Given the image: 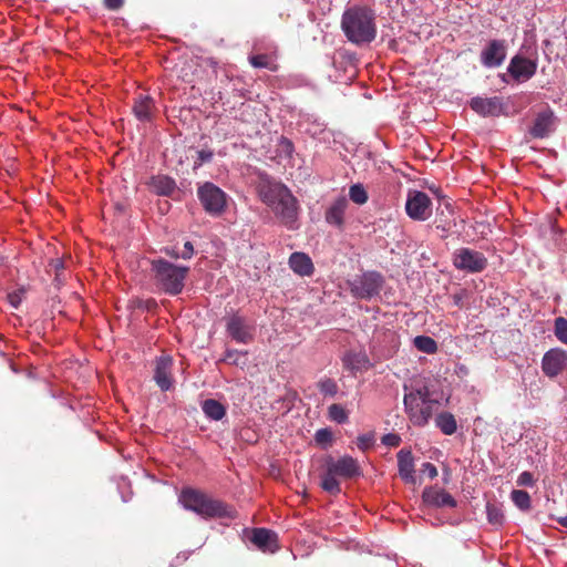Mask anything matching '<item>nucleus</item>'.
<instances>
[{"label": "nucleus", "mask_w": 567, "mask_h": 567, "mask_svg": "<svg viewBox=\"0 0 567 567\" xmlns=\"http://www.w3.org/2000/svg\"><path fill=\"white\" fill-rule=\"evenodd\" d=\"M333 441V434L328 427L319 429L315 434V442L322 449L331 446Z\"/></svg>", "instance_id": "33"}, {"label": "nucleus", "mask_w": 567, "mask_h": 567, "mask_svg": "<svg viewBox=\"0 0 567 567\" xmlns=\"http://www.w3.org/2000/svg\"><path fill=\"white\" fill-rule=\"evenodd\" d=\"M214 157L212 150H200L197 152V159L195 161V167L202 166L205 163H209Z\"/></svg>", "instance_id": "39"}, {"label": "nucleus", "mask_w": 567, "mask_h": 567, "mask_svg": "<svg viewBox=\"0 0 567 567\" xmlns=\"http://www.w3.org/2000/svg\"><path fill=\"white\" fill-rule=\"evenodd\" d=\"M279 146H280L281 152L288 156H290L293 152V144L287 137H284V136L280 137Z\"/></svg>", "instance_id": "44"}, {"label": "nucleus", "mask_w": 567, "mask_h": 567, "mask_svg": "<svg viewBox=\"0 0 567 567\" xmlns=\"http://www.w3.org/2000/svg\"><path fill=\"white\" fill-rule=\"evenodd\" d=\"M453 305L457 308H463L465 300L468 299V292L465 289H460L451 296Z\"/></svg>", "instance_id": "40"}, {"label": "nucleus", "mask_w": 567, "mask_h": 567, "mask_svg": "<svg viewBox=\"0 0 567 567\" xmlns=\"http://www.w3.org/2000/svg\"><path fill=\"white\" fill-rule=\"evenodd\" d=\"M173 369L174 361L172 357H158L154 361L153 380L163 392L174 389L175 379L173 375Z\"/></svg>", "instance_id": "13"}, {"label": "nucleus", "mask_w": 567, "mask_h": 567, "mask_svg": "<svg viewBox=\"0 0 567 567\" xmlns=\"http://www.w3.org/2000/svg\"><path fill=\"white\" fill-rule=\"evenodd\" d=\"M123 4L124 0H104V6L110 10H118Z\"/></svg>", "instance_id": "48"}, {"label": "nucleus", "mask_w": 567, "mask_h": 567, "mask_svg": "<svg viewBox=\"0 0 567 567\" xmlns=\"http://www.w3.org/2000/svg\"><path fill=\"white\" fill-rule=\"evenodd\" d=\"M348 206L349 202L344 196H340L334 199L326 209V221L329 225L337 227L338 229H342L344 226V215Z\"/></svg>", "instance_id": "19"}, {"label": "nucleus", "mask_w": 567, "mask_h": 567, "mask_svg": "<svg viewBox=\"0 0 567 567\" xmlns=\"http://www.w3.org/2000/svg\"><path fill=\"white\" fill-rule=\"evenodd\" d=\"M535 483L534 476L530 472H523L519 474L517 478V484L519 486H533Z\"/></svg>", "instance_id": "42"}, {"label": "nucleus", "mask_w": 567, "mask_h": 567, "mask_svg": "<svg viewBox=\"0 0 567 567\" xmlns=\"http://www.w3.org/2000/svg\"><path fill=\"white\" fill-rule=\"evenodd\" d=\"M445 208H446L450 213H452V207H451V204H450V203H446Z\"/></svg>", "instance_id": "53"}, {"label": "nucleus", "mask_w": 567, "mask_h": 567, "mask_svg": "<svg viewBox=\"0 0 567 567\" xmlns=\"http://www.w3.org/2000/svg\"><path fill=\"white\" fill-rule=\"evenodd\" d=\"M342 364L343 368L349 370L352 374L364 372L373 365L369 357H342Z\"/></svg>", "instance_id": "25"}, {"label": "nucleus", "mask_w": 567, "mask_h": 567, "mask_svg": "<svg viewBox=\"0 0 567 567\" xmlns=\"http://www.w3.org/2000/svg\"><path fill=\"white\" fill-rule=\"evenodd\" d=\"M557 522L565 528H567V515L564 517L557 518Z\"/></svg>", "instance_id": "52"}, {"label": "nucleus", "mask_w": 567, "mask_h": 567, "mask_svg": "<svg viewBox=\"0 0 567 567\" xmlns=\"http://www.w3.org/2000/svg\"><path fill=\"white\" fill-rule=\"evenodd\" d=\"M204 414L214 421H219L226 415V408L215 399H207L202 403Z\"/></svg>", "instance_id": "27"}, {"label": "nucleus", "mask_w": 567, "mask_h": 567, "mask_svg": "<svg viewBox=\"0 0 567 567\" xmlns=\"http://www.w3.org/2000/svg\"><path fill=\"white\" fill-rule=\"evenodd\" d=\"M545 354H548V355H551V354H565V352L561 351V350H557V349H550V350L546 351Z\"/></svg>", "instance_id": "51"}, {"label": "nucleus", "mask_w": 567, "mask_h": 567, "mask_svg": "<svg viewBox=\"0 0 567 567\" xmlns=\"http://www.w3.org/2000/svg\"><path fill=\"white\" fill-rule=\"evenodd\" d=\"M383 286V277L377 271H367L350 282L351 293L359 299L378 296Z\"/></svg>", "instance_id": "8"}, {"label": "nucleus", "mask_w": 567, "mask_h": 567, "mask_svg": "<svg viewBox=\"0 0 567 567\" xmlns=\"http://www.w3.org/2000/svg\"><path fill=\"white\" fill-rule=\"evenodd\" d=\"M507 54V45L505 40H491L482 50L481 63L488 69L498 68L503 64Z\"/></svg>", "instance_id": "14"}, {"label": "nucleus", "mask_w": 567, "mask_h": 567, "mask_svg": "<svg viewBox=\"0 0 567 567\" xmlns=\"http://www.w3.org/2000/svg\"><path fill=\"white\" fill-rule=\"evenodd\" d=\"M9 302L12 307L18 308L21 303V296L19 292H12L8 295Z\"/></svg>", "instance_id": "49"}, {"label": "nucleus", "mask_w": 567, "mask_h": 567, "mask_svg": "<svg viewBox=\"0 0 567 567\" xmlns=\"http://www.w3.org/2000/svg\"><path fill=\"white\" fill-rule=\"evenodd\" d=\"M435 425L445 435H452L456 432L457 424L454 415L450 412L439 413L435 417Z\"/></svg>", "instance_id": "28"}, {"label": "nucleus", "mask_w": 567, "mask_h": 567, "mask_svg": "<svg viewBox=\"0 0 567 567\" xmlns=\"http://www.w3.org/2000/svg\"><path fill=\"white\" fill-rule=\"evenodd\" d=\"M164 252L174 259L181 258V256H178L181 251H177L175 248H165Z\"/></svg>", "instance_id": "50"}, {"label": "nucleus", "mask_w": 567, "mask_h": 567, "mask_svg": "<svg viewBox=\"0 0 567 567\" xmlns=\"http://www.w3.org/2000/svg\"><path fill=\"white\" fill-rule=\"evenodd\" d=\"M227 332L234 340L247 343L252 339L254 328L246 318L233 316L227 321Z\"/></svg>", "instance_id": "17"}, {"label": "nucleus", "mask_w": 567, "mask_h": 567, "mask_svg": "<svg viewBox=\"0 0 567 567\" xmlns=\"http://www.w3.org/2000/svg\"><path fill=\"white\" fill-rule=\"evenodd\" d=\"M151 271L156 286L171 296L183 291L189 267L174 265L166 259L157 258L151 261Z\"/></svg>", "instance_id": "6"}, {"label": "nucleus", "mask_w": 567, "mask_h": 567, "mask_svg": "<svg viewBox=\"0 0 567 567\" xmlns=\"http://www.w3.org/2000/svg\"><path fill=\"white\" fill-rule=\"evenodd\" d=\"M423 502L433 507H455L456 501L443 488L427 487L422 493Z\"/></svg>", "instance_id": "18"}, {"label": "nucleus", "mask_w": 567, "mask_h": 567, "mask_svg": "<svg viewBox=\"0 0 567 567\" xmlns=\"http://www.w3.org/2000/svg\"><path fill=\"white\" fill-rule=\"evenodd\" d=\"M403 389L404 410L410 422L417 427L427 425L440 404L437 399L432 398L429 382L421 378L413 379Z\"/></svg>", "instance_id": "2"}, {"label": "nucleus", "mask_w": 567, "mask_h": 567, "mask_svg": "<svg viewBox=\"0 0 567 567\" xmlns=\"http://www.w3.org/2000/svg\"><path fill=\"white\" fill-rule=\"evenodd\" d=\"M566 367V357H543L542 368L546 375L553 378Z\"/></svg>", "instance_id": "26"}, {"label": "nucleus", "mask_w": 567, "mask_h": 567, "mask_svg": "<svg viewBox=\"0 0 567 567\" xmlns=\"http://www.w3.org/2000/svg\"><path fill=\"white\" fill-rule=\"evenodd\" d=\"M399 475L406 484H415L414 457L411 450L402 449L396 454Z\"/></svg>", "instance_id": "20"}, {"label": "nucleus", "mask_w": 567, "mask_h": 567, "mask_svg": "<svg viewBox=\"0 0 567 567\" xmlns=\"http://www.w3.org/2000/svg\"><path fill=\"white\" fill-rule=\"evenodd\" d=\"M375 442V437L373 433H367L358 436L357 439V445L361 451H367L371 446H373Z\"/></svg>", "instance_id": "37"}, {"label": "nucleus", "mask_w": 567, "mask_h": 567, "mask_svg": "<svg viewBox=\"0 0 567 567\" xmlns=\"http://www.w3.org/2000/svg\"><path fill=\"white\" fill-rule=\"evenodd\" d=\"M256 190L259 199L270 208L280 225L289 230L299 228L298 199L284 183L266 173H260Z\"/></svg>", "instance_id": "1"}, {"label": "nucleus", "mask_w": 567, "mask_h": 567, "mask_svg": "<svg viewBox=\"0 0 567 567\" xmlns=\"http://www.w3.org/2000/svg\"><path fill=\"white\" fill-rule=\"evenodd\" d=\"M137 308L145 309L147 311H153L157 308V302L154 299L140 300L137 303Z\"/></svg>", "instance_id": "45"}, {"label": "nucleus", "mask_w": 567, "mask_h": 567, "mask_svg": "<svg viewBox=\"0 0 567 567\" xmlns=\"http://www.w3.org/2000/svg\"><path fill=\"white\" fill-rule=\"evenodd\" d=\"M179 501L186 509H189L203 518H228L237 517L236 509L227 503L213 498L204 492L194 488H184Z\"/></svg>", "instance_id": "4"}, {"label": "nucleus", "mask_w": 567, "mask_h": 567, "mask_svg": "<svg viewBox=\"0 0 567 567\" xmlns=\"http://www.w3.org/2000/svg\"><path fill=\"white\" fill-rule=\"evenodd\" d=\"M193 255H194V246L190 241H186L184 244L183 250L181 251V254L178 256H181V258H183V259H190Z\"/></svg>", "instance_id": "46"}, {"label": "nucleus", "mask_w": 567, "mask_h": 567, "mask_svg": "<svg viewBox=\"0 0 567 567\" xmlns=\"http://www.w3.org/2000/svg\"><path fill=\"white\" fill-rule=\"evenodd\" d=\"M318 388L321 393H323L326 395H330V396H333L338 391V386H337L336 382L331 379L321 380L318 383Z\"/></svg>", "instance_id": "36"}, {"label": "nucleus", "mask_w": 567, "mask_h": 567, "mask_svg": "<svg viewBox=\"0 0 567 567\" xmlns=\"http://www.w3.org/2000/svg\"><path fill=\"white\" fill-rule=\"evenodd\" d=\"M154 100L150 95L138 94L133 104V113L138 121L148 122L153 118Z\"/></svg>", "instance_id": "21"}, {"label": "nucleus", "mask_w": 567, "mask_h": 567, "mask_svg": "<svg viewBox=\"0 0 567 567\" xmlns=\"http://www.w3.org/2000/svg\"><path fill=\"white\" fill-rule=\"evenodd\" d=\"M341 29L351 43L369 44L377 37L375 16L367 7L348 8L341 18Z\"/></svg>", "instance_id": "3"}, {"label": "nucleus", "mask_w": 567, "mask_h": 567, "mask_svg": "<svg viewBox=\"0 0 567 567\" xmlns=\"http://www.w3.org/2000/svg\"><path fill=\"white\" fill-rule=\"evenodd\" d=\"M537 71V61L530 60L522 54L514 55L507 66V73L516 82H526L532 79Z\"/></svg>", "instance_id": "12"}, {"label": "nucleus", "mask_w": 567, "mask_h": 567, "mask_svg": "<svg viewBox=\"0 0 567 567\" xmlns=\"http://www.w3.org/2000/svg\"><path fill=\"white\" fill-rule=\"evenodd\" d=\"M423 472L426 473L430 478H435L437 476V470L435 465L430 462L423 464Z\"/></svg>", "instance_id": "47"}, {"label": "nucleus", "mask_w": 567, "mask_h": 567, "mask_svg": "<svg viewBox=\"0 0 567 567\" xmlns=\"http://www.w3.org/2000/svg\"><path fill=\"white\" fill-rule=\"evenodd\" d=\"M453 265L458 270L476 274L485 270L487 258L481 251L471 248H460L453 254Z\"/></svg>", "instance_id": "9"}, {"label": "nucleus", "mask_w": 567, "mask_h": 567, "mask_svg": "<svg viewBox=\"0 0 567 567\" xmlns=\"http://www.w3.org/2000/svg\"><path fill=\"white\" fill-rule=\"evenodd\" d=\"M384 339L392 344L391 351H393V352L399 351L400 342H399V337L395 332H393V331L385 332Z\"/></svg>", "instance_id": "43"}, {"label": "nucleus", "mask_w": 567, "mask_h": 567, "mask_svg": "<svg viewBox=\"0 0 567 567\" xmlns=\"http://www.w3.org/2000/svg\"><path fill=\"white\" fill-rule=\"evenodd\" d=\"M288 262L292 271L301 277H309L315 271L311 258L305 252H292Z\"/></svg>", "instance_id": "22"}, {"label": "nucleus", "mask_w": 567, "mask_h": 567, "mask_svg": "<svg viewBox=\"0 0 567 567\" xmlns=\"http://www.w3.org/2000/svg\"><path fill=\"white\" fill-rule=\"evenodd\" d=\"M557 122L558 120L554 111L546 105L535 114L533 123L528 128V134L533 138H547L555 132Z\"/></svg>", "instance_id": "11"}, {"label": "nucleus", "mask_w": 567, "mask_h": 567, "mask_svg": "<svg viewBox=\"0 0 567 567\" xmlns=\"http://www.w3.org/2000/svg\"><path fill=\"white\" fill-rule=\"evenodd\" d=\"M55 267H56V268L62 267V262L58 260V261H56V266H55Z\"/></svg>", "instance_id": "54"}, {"label": "nucleus", "mask_w": 567, "mask_h": 567, "mask_svg": "<svg viewBox=\"0 0 567 567\" xmlns=\"http://www.w3.org/2000/svg\"><path fill=\"white\" fill-rule=\"evenodd\" d=\"M412 342L415 349L420 352L433 354L437 351L436 341L429 336H417L412 340Z\"/></svg>", "instance_id": "29"}, {"label": "nucleus", "mask_w": 567, "mask_h": 567, "mask_svg": "<svg viewBox=\"0 0 567 567\" xmlns=\"http://www.w3.org/2000/svg\"><path fill=\"white\" fill-rule=\"evenodd\" d=\"M350 199L358 204L363 205L368 202V193L361 184H354L349 189Z\"/></svg>", "instance_id": "31"}, {"label": "nucleus", "mask_w": 567, "mask_h": 567, "mask_svg": "<svg viewBox=\"0 0 567 567\" xmlns=\"http://www.w3.org/2000/svg\"><path fill=\"white\" fill-rule=\"evenodd\" d=\"M471 109L483 116H498L503 113V102L498 96L481 97L475 96L470 102Z\"/></svg>", "instance_id": "16"}, {"label": "nucleus", "mask_w": 567, "mask_h": 567, "mask_svg": "<svg viewBox=\"0 0 567 567\" xmlns=\"http://www.w3.org/2000/svg\"><path fill=\"white\" fill-rule=\"evenodd\" d=\"M148 185L153 192L162 196H171L176 189L175 181L164 175L153 176Z\"/></svg>", "instance_id": "24"}, {"label": "nucleus", "mask_w": 567, "mask_h": 567, "mask_svg": "<svg viewBox=\"0 0 567 567\" xmlns=\"http://www.w3.org/2000/svg\"><path fill=\"white\" fill-rule=\"evenodd\" d=\"M486 514H487V519L491 524L499 526L504 523V519H505L504 514L497 505L487 503Z\"/></svg>", "instance_id": "32"}, {"label": "nucleus", "mask_w": 567, "mask_h": 567, "mask_svg": "<svg viewBox=\"0 0 567 567\" xmlns=\"http://www.w3.org/2000/svg\"><path fill=\"white\" fill-rule=\"evenodd\" d=\"M434 225H435V229L440 231V237L441 238H446L449 236V233L451 230V223L450 221H446L442 218H436L434 220Z\"/></svg>", "instance_id": "38"}, {"label": "nucleus", "mask_w": 567, "mask_h": 567, "mask_svg": "<svg viewBox=\"0 0 567 567\" xmlns=\"http://www.w3.org/2000/svg\"><path fill=\"white\" fill-rule=\"evenodd\" d=\"M555 336L559 341L567 344V319L558 317L554 322Z\"/></svg>", "instance_id": "35"}, {"label": "nucleus", "mask_w": 567, "mask_h": 567, "mask_svg": "<svg viewBox=\"0 0 567 567\" xmlns=\"http://www.w3.org/2000/svg\"><path fill=\"white\" fill-rule=\"evenodd\" d=\"M361 475V468L355 458L344 455L338 460L331 456L326 458V470L321 475V488L332 495L341 492L340 482L337 477L353 478Z\"/></svg>", "instance_id": "5"}, {"label": "nucleus", "mask_w": 567, "mask_h": 567, "mask_svg": "<svg viewBox=\"0 0 567 567\" xmlns=\"http://www.w3.org/2000/svg\"><path fill=\"white\" fill-rule=\"evenodd\" d=\"M381 442L386 446L396 447L401 443V437L395 433H388L382 436Z\"/></svg>", "instance_id": "41"}, {"label": "nucleus", "mask_w": 567, "mask_h": 567, "mask_svg": "<svg viewBox=\"0 0 567 567\" xmlns=\"http://www.w3.org/2000/svg\"><path fill=\"white\" fill-rule=\"evenodd\" d=\"M197 197L204 210L213 216H221L227 208V194L214 183L206 182L197 188Z\"/></svg>", "instance_id": "7"}, {"label": "nucleus", "mask_w": 567, "mask_h": 567, "mask_svg": "<svg viewBox=\"0 0 567 567\" xmlns=\"http://www.w3.org/2000/svg\"><path fill=\"white\" fill-rule=\"evenodd\" d=\"M511 497L514 504L522 511H528L532 506L530 496L526 491L514 489Z\"/></svg>", "instance_id": "30"}, {"label": "nucleus", "mask_w": 567, "mask_h": 567, "mask_svg": "<svg viewBox=\"0 0 567 567\" xmlns=\"http://www.w3.org/2000/svg\"><path fill=\"white\" fill-rule=\"evenodd\" d=\"M329 417L339 424H343L348 421V412L346 409L337 403L329 406Z\"/></svg>", "instance_id": "34"}, {"label": "nucleus", "mask_w": 567, "mask_h": 567, "mask_svg": "<svg viewBox=\"0 0 567 567\" xmlns=\"http://www.w3.org/2000/svg\"><path fill=\"white\" fill-rule=\"evenodd\" d=\"M276 60H277L276 52L257 53V54H250L248 56V61L254 68L267 69L271 72H276L278 70V64H277Z\"/></svg>", "instance_id": "23"}, {"label": "nucleus", "mask_w": 567, "mask_h": 567, "mask_svg": "<svg viewBox=\"0 0 567 567\" xmlns=\"http://www.w3.org/2000/svg\"><path fill=\"white\" fill-rule=\"evenodd\" d=\"M405 212L411 219L424 221L432 215V200L424 192L409 190Z\"/></svg>", "instance_id": "10"}, {"label": "nucleus", "mask_w": 567, "mask_h": 567, "mask_svg": "<svg viewBox=\"0 0 567 567\" xmlns=\"http://www.w3.org/2000/svg\"><path fill=\"white\" fill-rule=\"evenodd\" d=\"M249 540L264 553L272 554L279 548L277 534L267 528L251 529Z\"/></svg>", "instance_id": "15"}]
</instances>
